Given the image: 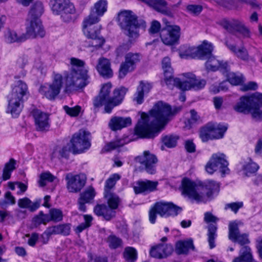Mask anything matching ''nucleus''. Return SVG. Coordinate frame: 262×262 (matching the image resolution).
Listing matches in <instances>:
<instances>
[{"label":"nucleus","instance_id":"nucleus-48","mask_svg":"<svg viewBox=\"0 0 262 262\" xmlns=\"http://www.w3.org/2000/svg\"><path fill=\"white\" fill-rule=\"evenodd\" d=\"M258 165L249 160V162L245 165L243 167V170L245 171V175L249 177L251 174L255 173L258 169Z\"/></svg>","mask_w":262,"mask_h":262},{"label":"nucleus","instance_id":"nucleus-20","mask_svg":"<svg viewBox=\"0 0 262 262\" xmlns=\"http://www.w3.org/2000/svg\"><path fill=\"white\" fill-rule=\"evenodd\" d=\"M31 114L34 118L35 125L37 131L47 132L50 127L49 115L39 110H33Z\"/></svg>","mask_w":262,"mask_h":262},{"label":"nucleus","instance_id":"nucleus-8","mask_svg":"<svg viewBox=\"0 0 262 262\" xmlns=\"http://www.w3.org/2000/svg\"><path fill=\"white\" fill-rule=\"evenodd\" d=\"M50 3L53 12L60 15L64 21L69 22L72 20L75 9L70 0H50Z\"/></svg>","mask_w":262,"mask_h":262},{"label":"nucleus","instance_id":"nucleus-36","mask_svg":"<svg viewBox=\"0 0 262 262\" xmlns=\"http://www.w3.org/2000/svg\"><path fill=\"white\" fill-rule=\"evenodd\" d=\"M18 206L21 208H27L31 212H34L40 206V201L32 202L29 198L25 197L18 200Z\"/></svg>","mask_w":262,"mask_h":262},{"label":"nucleus","instance_id":"nucleus-1","mask_svg":"<svg viewBox=\"0 0 262 262\" xmlns=\"http://www.w3.org/2000/svg\"><path fill=\"white\" fill-rule=\"evenodd\" d=\"M181 107L172 110L167 103L159 101L150 111L149 115L142 113L135 128V133L141 138H152L157 136L170 120V117L180 111Z\"/></svg>","mask_w":262,"mask_h":262},{"label":"nucleus","instance_id":"nucleus-41","mask_svg":"<svg viewBox=\"0 0 262 262\" xmlns=\"http://www.w3.org/2000/svg\"><path fill=\"white\" fill-rule=\"evenodd\" d=\"M16 160L13 158L10 159L9 162L5 164L2 176L4 181H6L10 178L11 172L16 168Z\"/></svg>","mask_w":262,"mask_h":262},{"label":"nucleus","instance_id":"nucleus-50","mask_svg":"<svg viewBox=\"0 0 262 262\" xmlns=\"http://www.w3.org/2000/svg\"><path fill=\"white\" fill-rule=\"evenodd\" d=\"M191 115L190 118L185 121V127L189 129L192 125L200 120V117L198 115L196 112L194 110H191L190 111Z\"/></svg>","mask_w":262,"mask_h":262},{"label":"nucleus","instance_id":"nucleus-54","mask_svg":"<svg viewBox=\"0 0 262 262\" xmlns=\"http://www.w3.org/2000/svg\"><path fill=\"white\" fill-rule=\"evenodd\" d=\"M51 221L56 222H60L62 220L63 214L61 210L58 209L52 208L49 211Z\"/></svg>","mask_w":262,"mask_h":262},{"label":"nucleus","instance_id":"nucleus-5","mask_svg":"<svg viewBox=\"0 0 262 262\" xmlns=\"http://www.w3.org/2000/svg\"><path fill=\"white\" fill-rule=\"evenodd\" d=\"M119 26L123 33L130 38H137L139 36V29L146 27L145 21L130 10H123L118 14Z\"/></svg>","mask_w":262,"mask_h":262},{"label":"nucleus","instance_id":"nucleus-55","mask_svg":"<svg viewBox=\"0 0 262 262\" xmlns=\"http://www.w3.org/2000/svg\"><path fill=\"white\" fill-rule=\"evenodd\" d=\"M5 200H0V206L2 207H5L7 204H14L15 203V198L12 196L10 191L7 192L5 194Z\"/></svg>","mask_w":262,"mask_h":262},{"label":"nucleus","instance_id":"nucleus-10","mask_svg":"<svg viewBox=\"0 0 262 262\" xmlns=\"http://www.w3.org/2000/svg\"><path fill=\"white\" fill-rule=\"evenodd\" d=\"M90 140V133L84 130H80L73 136L69 143L72 151L76 154L88 149L91 145Z\"/></svg>","mask_w":262,"mask_h":262},{"label":"nucleus","instance_id":"nucleus-57","mask_svg":"<svg viewBox=\"0 0 262 262\" xmlns=\"http://www.w3.org/2000/svg\"><path fill=\"white\" fill-rule=\"evenodd\" d=\"M231 241L234 243L237 242L241 246L250 243V241L248 239V235L246 233L239 234L236 236L235 239H231Z\"/></svg>","mask_w":262,"mask_h":262},{"label":"nucleus","instance_id":"nucleus-60","mask_svg":"<svg viewBox=\"0 0 262 262\" xmlns=\"http://www.w3.org/2000/svg\"><path fill=\"white\" fill-rule=\"evenodd\" d=\"M243 206L242 202H233L231 203L227 204L225 206V209H231L235 213H236L238 209Z\"/></svg>","mask_w":262,"mask_h":262},{"label":"nucleus","instance_id":"nucleus-22","mask_svg":"<svg viewBox=\"0 0 262 262\" xmlns=\"http://www.w3.org/2000/svg\"><path fill=\"white\" fill-rule=\"evenodd\" d=\"M127 91L128 89L124 86L115 89L113 91V97L108 103L104 106V113L110 114L115 106L119 105L122 102Z\"/></svg>","mask_w":262,"mask_h":262},{"label":"nucleus","instance_id":"nucleus-45","mask_svg":"<svg viewBox=\"0 0 262 262\" xmlns=\"http://www.w3.org/2000/svg\"><path fill=\"white\" fill-rule=\"evenodd\" d=\"M120 178V176L118 173H115L111 176L105 182L104 193L112 192L111 189L115 186L117 181L119 180Z\"/></svg>","mask_w":262,"mask_h":262},{"label":"nucleus","instance_id":"nucleus-64","mask_svg":"<svg viewBox=\"0 0 262 262\" xmlns=\"http://www.w3.org/2000/svg\"><path fill=\"white\" fill-rule=\"evenodd\" d=\"M130 48V45L129 43L123 44L119 47L116 51V54L117 56H121L123 55L125 53L128 51Z\"/></svg>","mask_w":262,"mask_h":262},{"label":"nucleus","instance_id":"nucleus-52","mask_svg":"<svg viewBox=\"0 0 262 262\" xmlns=\"http://www.w3.org/2000/svg\"><path fill=\"white\" fill-rule=\"evenodd\" d=\"M253 107L262 106V94L255 92L250 95Z\"/></svg>","mask_w":262,"mask_h":262},{"label":"nucleus","instance_id":"nucleus-27","mask_svg":"<svg viewBox=\"0 0 262 262\" xmlns=\"http://www.w3.org/2000/svg\"><path fill=\"white\" fill-rule=\"evenodd\" d=\"M99 74L103 77L110 78L113 76V72L111 67L110 61L104 57H100L96 67Z\"/></svg>","mask_w":262,"mask_h":262},{"label":"nucleus","instance_id":"nucleus-61","mask_svg":"<svg viewBox=\"0 0 262 262\" xmlns=\"http://www.w3.org/2000/svg\"><path fill=\"white\" fill-rule=\"evenodd\" d=\"M187 11L194 15L199 14L203 10V7L199 5H189L186 8Z\"/></svg>","mask_w":262,"mask_h":262},{"label":"nucleus","instance_id":"nucleus-3","mask_svg":"<svg viewBox=\"0 0 262 262\" xmlns=\"http://www.w3.org/2000/svg\"><path fill=\"white\" fill-rule=\"evenodd\" d=\"M213 51L212 45L204 41L198 48H188L185 51H181L180 55L182 58H199L207 61L205 67L208 70L211 71H221L223 74L228 70V64L227 62H223L216 58L212 55Z\"/></svg>","mask_w":262,"mask_h":262},{"label":"nucleus","instance_id":"nucleus-38","mask_svg":"<svg viewBox=\"0 0 262 262\" xmlns=\"http://www.w3.org/2000/svg\"><path fill=\"white\" fill-rule=\"evenodd\" d=\"M43 11L44 7L42 3L40 2H36L31 7L28 18L39 19V17L42 14Z\"/></svg>","mask_w":262,"mask_h":262},{"label":"nucleus","instance_id":"nucleus-56","mask_svg":"<svg viewBox=\"0 0 262 262\" xmlns=\"http://www.w3.org/2000/svg\"><path fill=\"white\" fill-rule=\"evenodd\" d=\"M63 109L66 113L71 117L77 116L81 110L80 106L77 105L75 107H70L67 105L63 106Z\"/></svg>","mask_w":262,"mask_h":262},{"label":"nucleus","instance_id":"nucleus-53","mask_svg":"<svg viewBox=\"0 0 262 262\" xmlns=\"http://www.w3.org/2000/svg\"><path fill=\"white\" fill-rule=\"evenodd\" d=\"M178 138L172 135L164 137L162 141L164 144L168 148H172L176 146Z\"/></svg>","mask_w":262,"mask_h":262},{"label":"nucleus","instance_id":"nucleus-4","mask_svg":"<svg viewBox=\"0 0 262 262\" xmlns=\"http://www.w3.org/2000/svg\"><path fill=\"white\" fill-rule=\"evenodd\" d=\"M72 70L66 77V91L82 89L90 83L88 70L84 66L85 62L76 58L71 59Z\"/></svg>","mask_w":262,"mask_h":262},{"label":"nucleus","instance_id":"nucleus-13","mask_svg":"<svg viewBox=\"0 0 262 262\" xmlns=\"http://www.w3.org/2000/svg\"><path fill=\"white\" fill-rule=\"evenodd\" d=\"M166 26L160 31L162 41L166 45L172 46L179 43L181 36V28L178 25H170L165 22Z\"/></svg>","mask_w":262,"mask_h":262},{"label":"nucleus","instance_id":"nucleus-2","mask_svg":"<svg viewBox=\"0 0 262 262\" xmlns=\"http://www.w3.org/2000/svg\"><path fill=\"white\" fill-rule=\"evenodd\" d=\"M181 188L182 194L190 199L197 202H206L214 193L219 192L220 185L213 180H207L197 185L190 179L184 178L182 180Z\"/></svg>","mask_w":262,"mask_h":262},{"label":"nucleus","instance_id":"nucleus-26","mask_svg":"<svg viewBox=\"0 0 262 262\" xmlns=\"http://www.w3.org/2000/svg\"><path fill=\"white\" fill-rule=\"evenodd\" d=\"M158 182L150 180L139 181L134 186V190L136 194L148 193L157 189Z\"/></svg>","mask_w":262,"mask_h":262},{"label":"nucleus","instance_id":"nucleus-17","mask_svg":"<svg viewBox=\"0 0 262 262\" xmlns=\"http://www.w3.org/2000/svg\"><path fill=\"white\" fill-rule=\"evenodd\" d=\"M183 76V83L181 87L182 91H188L191 89L198 91L203 89L206 84L205 80L198 78L191 73H184Z\"/></svg>","mask_w":262,"mask_h":262},{"label":"nucleus","instance_id":"nucleus-15","mask_svg":"<svg viewBox=\"0 0 262 262\" xmlns=\"http://www.w3.org/2000/svg\"><path fill=\"white\" fill-rule=\"evenodd\" d=\"M67 181V188L69 192L77 193L85 186L86 178L83 174L74 175L68 173L65 177Z\"/></svg>","mask_w":262,"mask_h":262},{"label":"nucleus","instance_id":"nucleus-14","mask_svg":"<svg viewBox=\"0 0 262 262\" xmlns=\"http://www.w3.org/2000/svg\"><path fill=\"white\" fill-rule=\"evenodd\" d=\"M142 55L138 53L129 52L125 56L124 61L122 62L119 68V77L124 78L128 73L134 71L137 64L142 59Z\"/></svg>","mask_w":262,"mask_h":262},{"label":"nucleus","instance_id":"nucleus-34","mask_svg":"<svg viewBox=\"0 0 262 262\" xmlns=\"http://www.w3.org/2000/svg\"><path fill=\"white\" fill-rule=\"evenodd\" d=\"M71 227L69 224H62L48 228L46 232L48 235L62 234L68 235L70 234Z\"/></svg>","mask_w":262,"mask_h":262},{"label":"nucleus","instance_id":"nucleus-62","mask_svg":"<svg viewBox=\"0 0 262 262\" xmlns=\"http://www.w3.org/2000/svg\"><path fill=\"white\" fill-rule=\"evenodd\" d=\"M161 29V24L157 20H153L151 23L150 27L148 30L150 34H155L159 33Z\"/></svg>","mask_w":262,"mask_h":262},{"label":"nucleus","instance_id":"nucleus-44","mask_svg":"<svg viewBox=\"0 0 262 262\" xmlns=\"http://www.w3.org/2000/svg\"><path fill=\"white\" fill-rule=\"evenodd\" d=\"M123 257L127 262H135L137 258V252L133 247H126L123 252Z\"/></svg>","mask_w":262,"mask_h":262},{"label":"nucleus","instance_id":"nucleus-40","mask_svg":"<svg viewBox=\"0 0 262 262\" xmlns=\"http://www.w3.org/2000/svg\"><path fill=\"white\" fill-rule=\"evenodd\" d=\"M225 44L228 48L234 53L237 57L244 60L248 59V51L244 47L237 50L235 45L229 43L228 41H226Z\"/></svg>","mask_w":262,"mask_h":262},{"label":"nucleus","instance_id":"nucleus-6","mask_svg":"<svg viewBox=\"0 0 262 262\" xmlns=\"http://www.w3.org/2000/svg\"><path fill=\"white\" fill-rule=\"evenodd\" d=\"M27 85L23 81L18 80L14 84L11 93L7 96V113L13 117H17L23 107L24 97L28 93Z\"/></svg>","mask_w":262,"mask_h":262},{"label":"nucleus","instance_id":"nucleus-51","mask_svg":"<svg viewBox=\"0 0 262 262\" xmlns=\"http://www.w3.org/2000/svg\"><path fill=\"white\" fill-rule=\"evenodd\" d=\"M209 125H211L212 126H213V135L215 136L220 135L221 136L220 139L223 137L225 133L226 132L227 129V126L222 124H215L212 123H209Z\"/></svg>","mask_w":262,"mask_h":262},{"label":"nucleus","instance_id":"nucleus-12","mask_svg":"<svg viewBox=\"0 0 262 262\" xmlns=\"http://www.w3.org/2000/svg\"><path fill=\"white\" fill-rule=\"evenodd\" d=\"M62 76L58 73H53V81L40 86L39 92L50 100H54L60 93L63 86Z\"/></svg>","mask_w":262,"mask_h":262},{"label":"nucleus","instance_id":"nucleus-46","mask_svg":"<svg viewBox=\"0 0 262 262\" xmlns=\"http://www.w3.org/2000/svg\"><path fill=\"white\" fill-rule=\"evenodd\" d=\"M227 77L228 81L232 85H239L243 82L242 75H238L234 73L229 72V70L227 72H225Z\"/></svg>","mask_w":262,"mask_h":262},{"label":"nucleus","instance_id":"nucleus-31","mask_svg":"<svg viewBox=\"0 0 262 262\" xmlns=\"http://www.w3.org/2000/svg\"><path fill=\"white\" fill-rule=\"evenodd\" d=\"M194 249L193 241L191 239L179 241L176 243L175 251L178 254H186L189 250Z\"/></svg>","mask_w":262,"mask_h":262},{"label":"nucleus","instance_id":"nucleus-7","mask_svg":"<svg viewBox=\"0 0 262 262\" xmlns=\"http://www.w3.org/2000/svg\"><path fill=\"white\" fill-rule=\"evenodd\" d=\"M98 21H95L89 17H85L83 21L82 30L84 34L87 38L92 39L91 45L96 48L101 47L104 43L105 40L100 36V28L94 26Z\"/></svg>","mask_w":262,"mask_h":262},{"label":"nucleus","instance_id":"nucleus-59","mask_svg":"<svg viewBox=\"0 0 262 262\" xmlns=\"http://www.w3.org/2000/svg\"><path fill=\"white\" fill-rule=\"evenodd\" d=\"M162 68L164 71V74L172 73V69L171 67L170 59L168 57H164L162 62Z\"/></svg>","mask_w":262,"mask_h":262},{"label":"nucleus","instance_id":"nucleus-18","mask_svg":"<svg viewBox=\"0 0 262 262\" xmlns=\"http://www.w3.org/2000/svg\"><path fill=\"white\" fill-rule=\"evenodd\" d=\"M135 160L144 167L147 173L151 174L155 173L158 159L155 155L149 151H144L143 155L137 157Z\"/></svg>","mask_w":262,"mask_h":262},{"label":"nucleus","instance_id":"nucleus-33","mask_svg":"<svg viewBox=\"0 0 262 262\" xmlns=\"http://www.w3.org/2000/svg\"><path fill=\"white\" fill-rule=\"evenodd\" d=\"M213 126L209 125V123H208L206 126L201 129L200 137L203 142H207L209 140L220 139L221 136L218 135L217 136H215L213 135Z\"/></svg>","mask_w":262,"mask_h":262},{"label":"nucleus","instance_id":"nucleus-47","mask_svg":"<svg viewBox=\"0 0 262 262\" xmlns=\"http://www.w3.org/2000/svg\"><path fill=\"white\" fill-rule=\"evenodd\" d=\"M95 195V190L93 187H90L84 191L80 194L79 198L88 203H90Z\"/></svg>","mask_w":262,"mask_h":262},{"label":"nucleus","instance_id":"nucleus-9","mask_svg":"<svg viewBox=\"0 0 262 262\" xmlns=\"http://www.w3.org/2000/svg\"><path fill=\"white\" fill-rule=\"evenodd\" d=\"M219 24L225 30L230 33L238 32L242 35L244 38H250L251 32L247 27L244 21L239 19L224 18L219 22Z\"/></svg>","mask_w":262,"mask_h":262},{"label":"nucleus","instance_id":"nucleus-39","mask_svg":"<svg viewBox=\"0 0 262 262\" xmlns=\"http://www.w3.org/2000/svg\"><path fill=\"white\" fill-rule=\"evenodd\" d=\"M5 38L8 43L22 42L27 39L25 34L18 36L16 32L13 30H8L5 35Z\"/></svg>","mask_w":262,"mask_h":262},{"label":"nucleus","instance_id":"nucleus-21","mask_svg":"<svg viewBox=\"0 0 262 262\" xmlns=\"http://www.w3.org/2000/svg\"><path fill=\"white\" fill-rule=\"evenodd\" d=\"M204 221L207 223L211 222L214 223L210 224L207 227L208 242L210 248L212 249L215 247V239L217 236L216 231L217 228L216 222L218 221V219L212 213L207 212L205 213Z\"/></svg>","mask_w":262,"mask_h":262},{"label":"nucleus","instance_id":"nucleus-58","mask_svg":"<svg viewBox=\"0 0 262 262\" xmlns=\"http://www.w3.org/2000/svg\"><path fill=\"white\" fill-rule=\"evenodd\" d=\"M123 145V143L121 141H115L109 142L107 143L103 148V150L105 151H109L114 150L119 147L122 146Z\"/></svg>","mask_w":262,"mask_h":262},{"label":"nucleus","instance_id":"nucleus-35","mask_svg":"<svg viewBox=\"0 0 262 262\" xmlns=\"http://www.w3.org/2000/svg\"><path fill=\"white\" fill-rule=\"evenodd\" d=\"M70 151H72V150L71 145L69 143H68L66 146H57L54 148L52 154V159H61L62 158H67Z\"/></svg>","mask_w":262,"mask_h":262},{"label":"nucleus","instance_id":"nucleus-30","mask_svg":"<svg viewBox=\"0 0 262 262\" xmlns=\"http://www.w3.org/2000/svg\"><path fill=\"white\" fill-rule=\"evenodd\" d=\"M94 211L97 216H101L107 221L114 217L116 213L105 204L97 205L94 208Z\"/></svg>","mask_w":262,"mask_h":262},{"label":"nucleus","instance_id":"nucleus-19","mask_svg":"<svg viewBox=\"0 0 262 262\" xmlns=\"http://www.w3.org/2000/svg\"><path fill=\"white\" fill-rule=\"evenodd\" d=\"M157 213L161 217H167L169 216H176L180 213L182 209L172 203L160 202L155 204Z\"/></svg>","mask_w":262,"mask_h":262},{"label":"nucleus","instance_id":"nucleus-63","mask_svg":"<svg viewBox=\"0 0 262 262\" xmlns=\"http://www.w3.org/2000/svg\"><path fill=\"white\" fill-rule=\"evenodd\" d=\"M251 113L253 118L257 120H262V111L259 107H252Z\"/></svg>","mask_w":262,"mask_h":262},{"label":"nucleus","instance_id":"nucleus-28","mask_svg":"<svg viewBox=\"0 0 262 262\" xmlns=\"http://www.w3.org/2000/svg\"><path fill=\"white\" fill-rule=\"evenodd\" d=\"M132 124L130 117L114 116L111 118L108 123V126L113 131L120 130Z\"/></svg>","mask_w":262,"mask_h":262},{"label":"nucleus","instance_id":"nucleus-37","mask_svg":"<svg viewBox=\"0 0 262 262\" xmlns=\"http://www.w3.org/2000/svg\"><path fill=\"white\" fill-rule=\"evenodd\" d=\"M164 81L166 85L169 89H172L173 86H176L181 90V85L183 83V78L181 79L179 78H174L171 73L164 74Z\"/></svg>","mask_w":262,"mask_h":262},{"label":"nucleus","instance_id":"nucleus-25","mask_svg":"<svg viewBox=\"0 0 262 262\" xmlns=\"http://www.w3.org/2000/svg\"><path fill=\"white\" fill-rule=\"evenodd\" d=\"M107 1L106 0H99L95 3L93 7L91 9L89 19L95 21H99L100 17L102 16L107 11Z\"/></svg>","mask_w":262,"mask_h":262},{"label":"nucleus","instance_id":"nucleus-29","mask_svg":"<svg viewBox=\"0 0 262 262\" xmlns=\"http://www.w3.org/2000/svg\"><path fill=\"white\" fill-rule=\"evenodd\" d=\"M251 102L250 96H242L233 108L237 112L248 114L253 107Z\"/></svg>","mask_w":262,"mask_h":262},{"label":"nucleus","instance_id":"nucleus-43","mask_svg":"<svg viewBox=\"0 0 262 262\" xmlns=\"http://www.w3.org/2000/svg\"><path fill=\"white\" fill-rule=\"evenodd\" d=\"M242 225L243 223L241 221H234L229 223L228 238L230 240L235 239L236 236L241 234L238 227Z\"/></svg>","mask_w":262,"mask_h":262},{"label":"nucleus","instance_id":"nucleus-49","mask_svg":"<svg viewBox=\"0 0 262 262\" xmlns=\"http://www.w3.org/2000/svg\"><path fill=\"white\" fill-rule=\"evenodd\" d=\"M106 242L111 249H117L122 244V239L113 234L108 236Z\"/></svg>","mask_w":262,"mask_h":262},{"label":"nucleus","instance_id":"nucleus-11","mask_svg":"<svg viewBox=\"0 0 262 262\" xmlns=\"http://www.w3.org/2000/svg\"><path fill=\"white\" fill-rule=\"evenodd\" d=\"M228 165V162L226 159V156L222 153H217L212 155L207 163L205 169L209 174H213L214 171L219 170L224 177L229 173L230 170Z\"/></svg>","mask_w":262,"mask_h":262},{"label":"nucleus","instance_id":"nucleus-23","mask_svg":"<svg viewBox=\"0 0 262 262\" xmlns=\"http://www.w3.org/2000/svg\"><path fill=\"white\" fill-rule=\"evenodd\" d=\"M112 85L110 82H107L102 85L99 95L95 97L93 101V105L95 108H99L104 105H106L111 100L110 96Z\"/></svg>","mask_w":262,"mask_h":262},{"label":"nucleus","instance_id":"nucleus-32","mask_svg":"<svg viewBox=\"0 0 262 262\" xmlns=\"http://www.w3.org/2000/svg\"><path fill=\"white\" fill-rule=\"evenodd\" d=\"M151 88V85L149 83L141 81L137 88V92L134 95V101H136L138 104L142 103L144 100V93H148Z\"/></svg>","mask_w":262,"mask_h":262},{"label":"nucleus","instance_id":"nucleus-16","mask_svg":"<svg viewBox=\"0 0 262 262\" xmlns=\"http://www.w3.org/2000/svg\"><path fill=\"white\" fill-rule=\"evenodd\" d=\"M46 34L45 30L40 19L27 18L26 31L25 35L27 39L43 37Z\"/></svg>","mask_w":262,"mask_h":262},{"label":"nucleus","instance_id":"nucleus-42","mask_svg":"<svg viewBox=\"0 0 262 262\" xmlns=\"http://www.w3.org/2000/svg\"><path fill=\"white\" fill-rule=\"evenodd\" d=\"M104 198L107 200L108 207L112 210L118 208L120 202L119 196L113 192L104 193Z\"/></svg>","mask_w":262,"mask_h":262},{"label":"nucleus","instance_id":"nucleus-24","mask_svg":"<svg viewBox=\"0 0 262 262\" xmlns=\"http://www.w3.org/2000/svg\"><path fill=\"white\" fill-rule=\"evenodd\" d=\"M173 251V247L170 244H159L152 246L150 250L151 257L158 258H165L170 255Z\"/></svg>","mask_w":262,"mask_h":262}]
</instances>
